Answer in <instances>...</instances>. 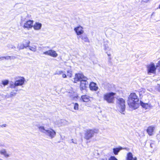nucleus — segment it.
<instances>
[{"label": "nucleus", "instance_id": "obj_1", "mask_svg": "<svg viewBox=\"0 0 160 160\" xmlns=\"http://www.w3.org/2000/svg\"><path fill=\"white\" fill-rule=\"evenodd\" d=\"M139 99L135 93H132L130 95L128 101L129 107L132 109H136L138 107L139 105L137 103Z\"/></svg>", "mask_w": 160, "mask_h": 160}, {"label": "nucleus", "instance_id": "obj_2", "mask_svg": "<svg viewBox=\"0 0 160 160\" xmlns=\"http://www.w3.org/2000/svg\"><path fill=\"white\" fill-rule=\"evenodd\" d=\"M38 129L41 132L45 134L52 139L54 138L56 136L55 131L51 128L46 129L44 127L40 126L38 127Z\"/></svg>", "mask_w": 160, "mask_h": 160}, {"label": "nucleus", "instance_id": "obj_3", "mask_svg": "<svg viewBox=\"0 0 160 160\" xmlns=\"http://www.w3.org/2000/svg\"><path fill=\"white\" fill-rule=\"evenodd\" d=\"M98 129L96 128L88 129L85 131L84 138L87 140H89L93 137L95 134L98 132Z\"/></svg>", "mask_w": 160, "mask_h": 160}, {"label": "nucleus", "instance_id": "obj_4", "mask_svg": "<svg viewBox=\"0 0 160 160\" xmlns=\"http://www.w3.org/2000/svg\"><path fill=\"white\" fill-rule=\"evenodd\" d=\"M115 93L113 92L107 93L104 95V99L108 103H112L114 99Z\"/></svg>", "mask_w": 160, "mask_h": 160}, {"label": "nucleus", "instance_id": "obj_5", "mask_svg": "<svg viewBox=\"0 0 160 160\" xmlns=\"http://www.w3.org/2000/svg\"><path fill=\"white\" fill-rule=\"evenodd\" d=\"M156 68L154 63H151L147 66V70L148 74L155 73Z\"/></svg>", "mask_w": 160, "mask_h": 160}, {"label": "nucleus", "instance_id": "obj_6", "mask_svg": "<svg viewBox=\"0 0 160 160\" xmlns=\"http://www.w3.org/2000/svg\"><path fill=\"white\" fill-rule=\"evenodd\" d=\"M43 54L46 55L50 56L54 58L57 57L58 55L56 51L52 50H50L44 52Z\"/></svg>", "mask_w": 160, "mask_h": 160}, {"label": "nucleus", "instance_id": "obj_7", "mask_svg": "<svg viewBox=\"0 0 160 160\" xmlns=\"http://www.w3.org/2000/svg\"><path fill=\"white\" fill-rule=\"evenodd\" d=\"M33 22V20H29L27 21L24 23L23 27L24 28H26L28 30H29L32 27Z\"/></svg>", "mask_w": 160, "mask_h": 160}, {"label": "nucleus", "instance_id": "obj_8", "mask_svg": "<svg viewBox=\"0 0 160 160\" xmlns=\"http://www.w3.org/2000/svg\"><path fill=\"white\" fill-rule=\"evenodd\" d=\"M84 78H86L85 77L84 75L82 74L78 73L75 74V77L74 78V82H77L80 81H81L82 80L84 79Z\"/></svg>", "mask_w": 160, "mask_h": 160}, {"label": "nucleus", "instance_id": "obj_9", "mask_svg": "<svg viewBox=\"0 0 160 160\" xmlns=\"http://www.w3.org/2000/svg\"><path fill=\"white\" fill-rule=\"evenodd\" d=\"M74 30L76 32L77 35L78 36L81 35L84 32L83 28L81 26H78L74 28Z\"/></svg>", "mask_w": 160, "mask_h": 160}, {"label": "nucleus", "instance_id": "obj_10", "mask_svg": "<svg viewBox=\"0 0 160 160\" xmlns=\"http://www.w3.org/2000/svg\"><path fill=\"white\" fill-rule=\"evenodd\" d=\"M88 78H84V79L82 80L81 82L80 83V88L81 89H84L88 86V82L87 81Z\"/></svg>", "mask_w": 160, "mask_h": 160}, {"label": "nucleus", "instance_id": "obj_11", "mask_svg": "<svg viewBox=\"0 0 160 160\" xmlns=\"http://www.w3.org/2000/svg\"><path fill=\"white\" fill-rule=\"evenodd\" d=\"M118 101L121 109L122 110H124L125 107V100L122 98H119L118 99Z\"/></svg>", "mask_w": 160, "mask_h": 160}, {"label": "nucleus", "instance_id": "obj_12", "mask_svg": "<svg viewBox=\"0 0 160 160\" xmlns=\"http://www.w3.org/2000/svg\"><path fill=\"white\" fill-rule=\"evenodd\" d=\"M25 81L24 78L21 77L20 79L16 80L15 81V85L17 86H22L24 84Z\"/></svg>", "mask_w": 160, "mask_h": 160}, {"label": "nucleus", "instance_id": "obj_13", "mask_svg": "<svg viewBox=\"0 0 160 160\" xmlns=\"http://www.w3.org/2000/svg\"><path fill=\"white\" fill-rule=\"evenodd\" d=\"M140 105L142 107L146 109H151L152 107L150 104H149L148 103H144L141 101H140Z\"/></svg>", "mask_w": 160, "mask_h": 160}, {"label": "nucleus", "instance_id": "obj_14", "mask_svg": "<svg viewBox=\"0 0 160 160\" xmlns=\"http://www.w3.org/2000/svg\"><path fill=\"white\" fill-rule=\"evenodd\" d=\"M80 38L81 39L85 42H90V41L86 35H81L79 37H78V38Z\"/></svg>", "mask_w": 160, "mask_h": 160}, {"label": "nucleus", "instance_id": "obj_15", "mask_svg": "<svg viewBox=\"0 0 160 160\" xmlns=\"http://www.w3.org/2000/svg\"><path fill=\"white\" fill-rule=\"evenodd\" d=\"M17 90H13L10 93V94H7L6 97L7 98H12L16 96L17 94Z\"/></svg>", "mask_w": 160, "mask_h": 160}, {"label": "nucleus", "instance_id": "obj_16", "mask_svg": "<svg viewBox=\"0 0 160 160\" xmlns=\"http://www.w3.org/2000/svg\"><path fill=\"white\" fill-rule=\"evenodd\" d=\"M90 89L92 90L97 91L98 89V87L97 86L96 84L94 82H91L89 84Z\"/></svg>", "mask_w": 160, "mask_h": 160}, {"label": "nucleus", "instance_id": "obj_17", "mask_svg": "<svg viewBox=\"0 0 160 160\" xmlns=\"http://www.w3.org/2000/svg\"><path fill=\"white\" fill-rule=\"evenodd\" d=\"M123 149H127V150L128 149H127L126 148H123L122 147L120 146L118 148H113V152L114 153V154L115 155H118V153L119 152V151Z\"/></svg>", "mask_w": 160, "mask_h": 160}, {"label": "nucleus", "instance_id": "obj_18", "mask_svg": "<svg viewBox=\"0 0 160 160\" xmlns=\"http://www.w3.org/2000/svg\"><path fill=\"white\" fill-rule=\"evenodd\" d=\"M154 129V127L153 126H149L148 127L147 130V132L150 136L152 135Z\"/></svg>", "mask_w": 160, "mask_h": 160}, {"label": "nucleus", "instance_id": "obj_19", "mask_svg": "<svg viewBox=\"0 0 160 160\" xmlns=\"http://www.w3.org/2000/svg\"><path fill=\"white\" fill-rule=\"evenodd\" d=\"M91 98V97L87 95H82L81 96V99L84 102H88L90 100Z\"/></svg>", "mask_w": 160, "mask_h": 160}, {"label": "nucleus", "instance_id": "obj_20", "mask_svg": "<svg viewBox=\"0 0 160 160\" xmlns=\"http://www.w3.org/2000/svg\"><path fill=\"white\" fill-rule=\"evenodd\" d=\"M42 26L41 23L37 22L33 25V28L35 30H39L41 29Z\"/></svg>", "mask_w": 160, "mask_h": 160}, {"label": "nucleus", "instance_id": "obj_21", "mask_svg": "<svg viewBox=\"0 0 160 160\" xmlns=\"http://www.w3.org/2000/svg\"><path fill=\"white\" fill-rule=\"evenodd\" d=\"M9 81L8 80L5 79L1 81L0 83V86L2 87H4L9 84Z\"/></svg>", "mask_w": 160, "mask_h": 160}, {"label": "nucleus", "instance_id": "obj_22", "mask_svg": "<svg viewBox=\"0 0 160 160\" xmlns=\"http://www.w3.org/2000/svg\"><path fill=\"white\" fill-rule=\"evenodd\" d=\"M1 154L4 156L6 158H8L10 156V154L8 153L5 149H2L0 151Z\"/></svg>", "mask_w": 160, "mask_h": 160}, {"label": "nucleus", "instance_id": "obj_23", "mask_svg": "<svg viewBox=\"0 0 160 160\" xmlns=\"http://www.w3.org/2000/svg\"><path fill=\"white\" fill-rule=\"evenodd\" d=\"M134 158H133L132 153L129 152L127 154L126 160H133Z\"/></svg>", "mask_w": 160, "mask_h": 160}, {"label": "nucleus", "instance_id": "obj_24", "mask_svg": "<svg viewBox=\"0 0 160 160\" xmlns=\"http://www.w3.org/2000/svg\"><path fill=\"white\" fill-rule=\"evenodd\" d=\"M15 58V57L14 56H7L6 57H2L0 58V59L1 60H3L4 59H14Z\"/></svg>", "mask_w": 160, "mask_h": 160}, {"label": "nucleus", "instance_id": "obj_25", "mask_svg": "<svg viewBox=\"0 0 160 160\" xmlns=\"http://www.w3.org/2000/svg\"><path fill=\"white\" fill-rule=\"evenodd\" d=\"M37 47L33 45L32 46H29V49L30 50L33 52H35L37 51Z\"/></svg>", "mask_w": 160, "mask_h": 160}, {"label": "nucleus", "instance_id": "obj_26", "mask_svg": "<svg viewBox=\"0 0 160 160\" xmlns=\"http://www.w3.org/2000/svg\"><path fill=\"white\" fill-rule=\"evenodd\" d=\"M26 43L23 45L22 48H21V49H23L24 47L25 48H26L28 47L29 48V46H29V44L30 43V42L29 40H26Z\"/></svg>", "mask_w": 160, "mask_h": 160}, {"label": "nucleus", "instance_id": "obj_27", "mask_svg": "<svg viewBox=\"0 0 160 160\" xmlns=\"http://www.w3.org/2000/svg\"><path fill=\"white\" fill-rule=\"evenodd\" d=\"M27 21L25 17H22L21 18L20 24L21 25L23 23H25L26 22H27Z\"/></svg>", "mask_w": 160, "mask_h": 160}, {"label": "nucleus", "instance_id": "obj_28", "mask_svg": "<svg viewBox=\"0 0 160 160\" xmlns=\"http://www.w3.org/2000/svg\"><path fill=\"white\" fill-rule=\"evenodd\" d=\"M64 72V71L62 70H57L55 72L54 75H61Z\"/></svg>", "mask_w": 160, "mask_h": 160}, {"label": "nucleus", "instance_id": "obj_29", "mask_svg": "<svg viewBox=\"0 0 160 160\" xmlns=\"http://www.w3.org/2000/svg\"><path fill=\"white\" fill-rule=\"evenodd\" d=\"M16 87H17V86L16 85H15V82H14V84H13L12 82V83L11 82L10 83V87L12 89L15 88Z\"/></svg>", "mask_w": 160, "mask_h": 160}, {"label": "nucleus", "instance_id": "obj_30", "mask_svg": "<svg viewBox=\"0 0 160 160\" xmlns=\"http://www.w3.org/2000/svg\"><path fill=\"white\" fill-rule=\"evenodd\" d=\"M156 68L158 70V72L160 73V60L159 61L156 65Z\"/></svg>", "mask_w": 160, "mask_h": 160}, {"label": "nucleus", "instance_id": "obj_31", "mask_svg": "<svg viewBox=\"0 0 160 160\" xmlns=\"http://www.w3.org/2000/svg\"><path fill=\"white\" fill-rule=\"evenodd\" d=\"M72 71L71 70H68L67 71V75L69 77H71L72 76Z\"/></svg>", "mask_w": 160, "mask_h": 160}, {"label": "nucleus", "instance_id": "obj_32", "mask_svg": "<svg viewBox=\"0 0 160 160\" xmlns=\"http://www.w3.org/2000/svg\"><path fill=\"white\" fill-rule=\"evenodd\" d=\"M108 160H118V159L115 157V156H111L109 159Z\"/></svg>", "mask_w": 160, "mask_h": 160}, {"label": "nucleus", "instance_id": "obj_33", "mask_svg": "<svg viewBox=\"0 0 160 160\" xmlns=\"http://www.w3.org/2000/svg\"><path fill=\"white\" fill-rule=\"evenodd\" d=\"M7 47L9 48H12V49H14L15 48V47L14 46H13L11 44H8Z\"/></svg>", "mask_w": 160, "mask_h": 160}, {"label": "nucleus", "instance_id": "obj_34", "mask_svg": "<svg viewBox=\"0 0 160 160\" xmlns=\"http://www.w3.org/2000/svg\"><path fill=\"white\" fill-rule=\"evenodd\" d=\"M78 103H75L74 104V109L75 110L78 109Z\"/></svg>", "mask_w": 160, "mask_h": 160}, {"label": "nucleus", "instance_id": "obj_35", "mask_svg": "<svg viewBox=\"0 0 160 160\" xmlns=\"http://www.w3.org/2000/svg\"><path fill=\"white\" fill-rule=\"evenodd\" d=\"M61 122L62 123H63V124H62L63 125L67 124V121L65 120H61Z\"/></svg>", "mask_w": 160, "mask_h": 160}, {"label": "nucleus", "instance_id": "obj_36", "mask_svg": "<svg viewBox=\"0 0 160 160\" xmlns=\"http://www.w3.org/2000/svg\"><path fill=\"white\" fill-rule=\"evenodd\" d=\"M122 114H124L125 113V111H119Z\"/></svg>", "mask_w": 160, "mask_h": 160}, {"label": "nucleus", "instance_id": "obj_37", "mask_svg": "<svg viewBox=\"0 0 160 160\" xmlns=\"http://www.w3.org/2000/svg\"><path fill=\"white\" fill-rule=\"evenodd\" d=\"M62 77L65 78H67V75L65 74H62Z\"/></svg>", "mask_w": 160, "mask_h": 160}, {"label": "nucleus", "instance_id": "obj_38", "mask_svg": "<svg viewBox=\"0 0 160 160\" xmlns=\"http://www.w3.org/2000/svg\"><path fill=\"white\" fill-rule=\"evenodd\" d=\"M157 89L158 91L160 92V85H158L157 86Z\"/></svg>", "mask_w": 160, "mask_h": 160}, {"label": "nucleus", "instance_id": "obj_39", "mask_svg": "<svg viewBox=\"0 0 160 160\" xmlns=\"http://www.w3.org/2000/svg\"><path fill=\"white\" fill-rule=\"evenodd\" d=\"M149 0H142V2H147Z\"/></svg>", "mask_w": 160, "mask_h": 160}, {"label": "nucleus", "instance_id": "obj_40", "mask_svg": "<svg viewBox=\"0 0 160 160\" xmlns=\"http://www.w3.org/2000/svg\"><path fill=\"white\" fill-rule=\"evenodd\" d=\"M6 126L7 125L6 124H4L2 125H1V127H6Z\"/></svg>", "mask_w": 160, "mask_h": 160}, {"label": "nucleus", "instance_id": "obj_41", "mask_svg": "<svg viewBox=\"0 0 160 160\" xmlns=\"http://www.w3.org/2000/svg\"><path fill=\"white\" fill-rule=\"evenodd\" d=\"M99 160H107V159L106 158H100Z\"/></svg>", "mask_w": 160, "mask_h": 160}, {"label": "nucleus", "instance_id": "obj_42", "mask_svg": "<svg viewBox=\"0 0 160 160\" xmlns=\"http://www.w3.org/2000/svg\"><path fill=\"white\" fill-rule=\"evenodd\" d=\"M111 59V58L110 57H109V58L108 59V60L109 62H110V61Z\"/></svg>", "mask_w": 160, "mask_h": 160}, {"label": "nucleus", "instance_id": "obj_43", "mask_svg": "<svg viewBox=\"0 0 160 160\" xmlns=\"http://www.w3.org/2000/svg\"><path fill=\"white\" fill-rule=\"evenodd\" d=\"M71 140H72V143H76V142H74V141H73V139H72Z\"/></svg>", "mask_w": 160, "mask_h": 160}, {"label": "nucleus", "instance_id": "obj_44", "mask_svg": "<svg viewBox=\"0 0 160 160\" xmlns=\"http://www.w3.org/2000/svg\"><path fill=\"white\" fill-rule=\"evenodd\" d=\"M133 160H137V158L136 157L134 158Z\"/></svg>", "mask_w": 160, "mask_h": 160}, {"label": "nucleus", "instance_id": "obj_45", "mask_svg": "<svg viewBox=\"0 0 160 160\" xmlns=\"http://www.w3.org/2000/svg\"><path fill=\"white\" fill-rule=\"evenodd\" d=\"M154 12H153V13H152V15H153V14H154Z\"/></svg>", "mask_w": 160, "mask_h": 160}, {"label": "nucleus", "instance_id": "obj_46", "mask_svg": "<svg viewBox=\"0 0 160 160\" xmlns=\"http://www.w3.org/2000/svg\"><path fill=\"white\" fill-rule=\"evenodd\" d=\"M107 49V48H106V47H105V50H106Z\"/></svg>", "mask_w": 160, "mask_h": 160}, {"label": "nucleus", "instance_id": "obj_47", "mask_svg": "<svg viewBox=\"0 0 160 160\" xmlns=\"http://www.w3.org/2000/svg\"><path fill=\"white\" fill-rule=\"evenodd\" d=\"M108 55L109 56H110L111 55L110 54H108Z\"/></svg>", "mask_w": 160, "mask_h": 160}, {"label": "nucleus", "instance_id": "obj_48", "mask_svg": "<svg viewBox=\"0 0 160 160\" xmlns=\"http://www.w3.org/2000/svg\"><path fill=\"white\" fill-rule=\"evenodd\" d=\"M152 144H150V146H151V147H152Z\"/></svg>", "mask_w": 160, "mask_h": 160}, {"label": "nucleus", "instance_id": "obj_49", "mask_svg": "<svg viewBox=\"0 0 160 160\" xmlns=\"http://www.w3.org/2000/svg\"><path fill=\"white\" fill-rule=\"evenodd\" d=\"M159 8H160V4L159 5Z\"/></svg>", "mask_w": 160, "mask_h": 160}, {"label": "nucleus", "instance_id": "obj_50", "mask_svg": "<svg viewBox=\"0 0 160 160\" xmlns=\"http://www.w3.org/2000/svg\"><path fill=\"white\" fill-rule=\"evenodd\" d=\"M1 127V125H0V128Z\"/></svg>", "mask_w": 160, "mask_h": 160}]
</instances>
